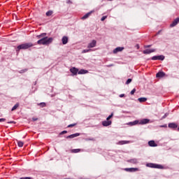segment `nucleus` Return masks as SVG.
<instances>
[{"mask_svg":"<svg viewBox=\"0 0 179 179\" xmlns=\"http://www.w3.org/2000/svg\"><path fill=\"white\" fill-rule=\"evenodd\" d=\"M54 39L52 38L44 37L37 41L39 45H50Z\"/></svg>","mask_w":179,"mask_h":179,"instance_id":"f257e3e1","label":"nucleus"},{"mask_svg":"<svg viewBox=\"0 0 179 179\" xmlns=\"http://www.w3.org/2000/svg\"><path fill=\"white\" fill-rule=\"evenodd\" d=\"M31 47H33V43H22L17 47L16 52H17L20 51V50H29Z\"/></svg>","mask_w":179,"mask_h":179,"instance_id":"f03ea898","label":"nucleus"},{"mask_svg":"<svg viewBox=\"0 0 179 179\" xmlns=\"http://www.w3.org/2000/svg\"><path fill=\"white\" fill-rule=\"evenodd\" d=\"M146 166L150 167V169H159L160 170H163V169H164L163 165L154 163H148L146 164Z\"/></svg>","mask_w":179,"mask_h":179,"instance_id":"7ed1b4c3","label":"nucleus"},{"mask_svg":"<svg viewBox=\"0 0 179 179\" xmlns=\"http://www.w3.org/2000/svg\"><path fill=\"white\" fill-rule=\"evenodd\" d=\"M164 55H157V56H153L151 57V59L152 61H164Z\"/></svg>","mask_w":179,"mask_h":179,"instance_id":"20e7f679","label":"nucleus"},{"mask_svg":"<svg viewBox=\"0 0 179 179\" xmlns=\"http://www.w3.org/2000/svg\"><path fill=\"white\" fill-rule=\"evenodd\" d=\"M124 171H127L129 173H135L138 171L139 169L138 168H125Z\"/></svg>","mask_w":179,"mask_h":179,"instance_id":"39448f33","label":"nucleus"},{"mask_svg":"<svg viewBox=\"0 0 179 179\" xmlns=\"http://www.w3.org/2000/svg\"><path fill=\"white\" fill-rule=\"evenodd\" d=\"M97 44V41L96 40H92L91 43H90L87 45V48H94Z\"/></svg>","mask_w":179,"mask_h":179,"instance_id":"423d86ee","label":"nucleus"},{"mask_svg":"<svg viewBox=\"0 0 179 179\" xmlns=\"http://www.w3.org/2000/svg\"><path fill=\"white\" fill-rule=\"evenodd\" d=\"M168 127L171 129H177V128H178V125L174 122L169 123Z\"/></svg>","mask_w":179,"mask_h":179,"instance_id":"0eeeda50","label":"nucleus"},{"mask_svg":"<svg viewBox=\"0 0 179 179\" xmlns=\"http://www.w3.org/2000/svg\"><path fill=\"white\" fill-rule=\"evenodd\" d=\"M78 136H80V133H76L73 134H71L69 136H67L66 138V139H73V138H76Z\"/></svg>","mask_w":179,"mask_h":179,"instance_id":"6e6552de","label":"nucleus"},{"mask_svg":"<svg viewBox=\"0 0 179 179\" xmlns=\"http://www.w3.org/2000/svg\"><path fill=\"white\" fill-rule=\"evenodd\" d=\"M155 51H156V49H146L143 51V54L149 55V54H152V52H155Z\"/></svg>","mask_w":179,"mask_h":179,"instance_id":"1a4fd4ad","label":"nucleus"},{"mask_svg":"<svg viewBox=\"0 0 179 179\" xmlns=\"http://www.w3.org/2000/svg\"><path fill=\"white\" fill-rule=\"evenodd\" d=\"M111 124H113V122H111V120H104L102 122V125L103 127H110V125H111Z\"/></svg>","mask_w":179,"mask_h":179,"instance_id":"9d476101","label":"nucleus"},{"mask_svg":"<svg viewBox=\"0 0 179 179\" xmlns=\"http://www.w3.org/2000/svg\"><path fill=\"white\" fill-rule=\"evenodd\" d=\"M70 72L73 73V75H78V73H79V69L76 67H73L70 69Z\"/></svg>","mask_w":179,"mask_h":179,"instance_id":"9b49d317","label":"nucleus"},{"mask_svg":"<svg viewBox=\"0 0 179 179\" xmlns=\"http://www.w3.org/2000/svg\"><path fill=\"white\" fill-rule=\"evenodd\" d=\"M179 23V17L176 18L173 22L170 24L171 27H175V26H177V24H178Z\"/></svg>","mask_w":179,"mask_h":179,"instance_id":"f8f14e48","label":"nucleus"},{"mask_svg":"<svg viewBox=\"0 0 179 179\" xmlns=\"http://www.w3.org/2000/svg\"><path fill=\"white\" fill-rule=\"evenodd\" d=\"M148 146H150V148H156L157 146V144L156 143V142H155V141L151 140L148 141Z\"/></svg>","mask_w":179,"mask_h":179,"instance_id":"ddd939ff","label":"nucleus"},{"mask_svg":"<svg viewBox=\"0 0 179 179\" xmlns=\"http://www.w3.org/2000/svg\"><path fill=\"white\" fill-rule=\"evenodd\" d=\"M124 50V47H117L113 50V54H117V52H121Z\"/></svg>","mask_w":179,"mask_h":179,"instance_id":"4468645a","label":"nucleus"},{"mask_svg":"<svg viewBox=\"0 0 179 179\" xmlns=\"http://www.w3.org/2000/svg\"><path fill=\"white\" fill-rule=\"evenodd\" d=\"M164 76H166V73H164L163 71H159L156 74V78H164Z\"/></svg>","mask_w":179,"mask_h":179,"instance_id":"2eb2a0df","label":"nucleus"},{"mask_svg":"<svg viewBox=\"0 0 179 179\" xmlns=\"http://www.w3.org/2000/svg\"><path fill=\"white\" fill-rule=\"evenodd\" d=\"M127 162V163H131V164H137L138 159L133 158L131 159H128Z\"/></svg>","mask_w":179,"mask_h":179,"instance_id":"dca6fc26","label":"nucleus"},{"mask_svg":"<svg viewBox=\"0 0 179 179\" xmlns=\"http://www.w3.org/2000/svg\"><path fill=\"white\" fill-rule=\"evenodd\" d=\"M92 13H93V11H90V12L86 13L85 15H84L81 17L82 20H86V19H87L90 16V15H92Z\"/></svg>","mask_w":179,"mask_h":179,"instance_id":"f3484780","label":"nucleus"},{"mask_svg":"<svg viewBox=\"0 0 179 179\" xmlns=\"http://www.w3.org/2000/svg\"><path fill=\"white\" fill-rule=\"evenodd\" d=\"M68 36H63L62 38V43L64 45L68 44Z\"/></svg>","mask_w":179,"mask_h":179,"instance_id":"a211bd4d","label":"nucleus"},{"mask_svg":"<svg viewBox=\"0 0 179 179\" xmlns=\"http://www.w3.org/2000/svg\"><path fill=\"white\" fill-rule=\"evenodd\" d=\"M149 121H150L149 119H143L140 121V124L145 125V124H149Z\"/></svg>","mask_w":179,"mask_h":179,"instance_id":"6ab92c4d","label":"nucleus"},{"mask_svg":"<svg viewBox=\"0 0 179 179\" xmlns=\"http://www.w3.org/2000/svg\"><path fill=\"white\" fill-rule=\"evenodd\" d=\"M128 143H131V141H120L117 143V145H127Z\"/></svg>","mask_w":179,"mask_h":179,"instance_id":"aec40b11","label":"nucleus"},{"mask_svg":"<svg viewBox=\"0 0 179 179\" xmlns=\"http://www.w3.org/2000/svg\"><path fill=\"white\" fill-rule=\"evenodd\" d=\"M86 73H89V71L85 69H80L78 71V75H85Z\"/></svg>","mask_w":179,"mask_h":179,"instance_id":"412c9836","label":"nucleus"},{"mask_svg":"<svg viewBox=\"0 0 179 179\" xmlns=\"http://www.w3.org/2000/svg\"><path fill=\"white\" fill-rule=\"evenodd\" d=\"M139 122L138 120H134V122H129L127 125H130V127H134V125L138 124Z\"/></svg>","mask_w":179,"mask_h":179,"instance_id":"4be33fe9","label":"nucleus"},{"mask_svg":"<svg viewBox=\"0 0 179 179\" xmlns=\"http://www.w3.org/2000/svg\"><path fill=\"white\" fill-rule=\"evenodd\" d=\"M46 36H47V33H42L40 35H37L36 37L38 38H41H41H44V37H48Z\"/></svg>","mask_w":179,"mask_h":179,"instance_id":"5701e85b","label":"nucleus"},{"mask_svg":"<svg viewBox=\"0 0 179 179\" xmlns=\"http://www.w3.org/2000/svg\"><path fill=\"white\" fill-rule=\"evenodd\" d=\"M148 99L145 97H141L138 99V101H139V103H145V101H147Z\"/></svg>","mask_w":179,"mask_h":179,"instance_id":"b1692460","label":"nucleus"},{"mask_svg":"<svg viewBox=\"0 0 179 179\" xmlns=\"http://www.w3.org/2000/svg\"><path fill=\"white\" fill-rule=\"evenodd\" d=\"M23 145H24V143L20 141H17V146L19 148H23Z\"/></svg>","mask_w":179,"mask_h":179,"instance_id":"393cba45","label":"nucleus"},{"mask_svg":"<svg viewBox=\"0 0 179 179\" xmlns=\"http://www.w3.org/2000/svg\"><path fill=\"white\" fill-rule=\"evenodd\" d=\"M38 106H40V107H41L42 108L45 107L47 106V104L45 102H41L38 103Z\"/></svg>","mask_w":179,"mask_h":179,"instance_id":"a878e982","label":"nucleus"},{"mask_svg":"<svg viewBox=\"0 0 179 179\" xmlns=\"http://www.w3.org/2000/svg\"><path fill=\"white\" fill-rule=\"evenodd\" d=\"M80 152V149H73L71 150V153H79Z\"/></svg>","mask_w":179,"mask_h":179,"instance_id":"bb28decb","label":"nucleus"},{"mask_svg":"<svg viewBox=\"0 0 179 179\" xmlns=\"http://www.w3.org/2000/svg\"><path fill=\"white\" fill-rule=\"evenodd\" d=\"M17 107H19V103H17L11 109V111H15V110H16V108H17Z\"/></svg>","mask_w":179,"mask_h":179,"instance_id":"cd10ccee","label":"nucleus"},{"mask_svg":"<svg viewBox=\"0 0 179 179\" xmlns=\"http://www.w3.org/2000/svg\"><path fill=\"white\" fill-rule=\"evenodd\" d=\"M52 13H54V12H52V10H48V12H46L45 15H46V16H51L52 15Z\"/></svg>","mask_w":179,"mask_h":179,"instance_id":"c85d7f7f","label":"nucleus"},{"mask_svg":"<svg viewBox=\"0 0 179 179\" xmlns=\"http://www.w3.org/2000/svg\"><path fill=\"white\" fill-rule=\"evenodd\" d=\"M92 51V49H85L83 50V54H86V52H90Z\"/></svg>","mask_w":179,"mask_h":179,"instance_id":"c756f323","label":"nucleus"},{"mask_svg":"<svg viewBox=\"0 0 179 179\" xmlns=\"http://www.w3.org/2000/svg\"><path fill=\"white\" fill-rule=\"evenodd\" d=\"M113 115H114V113H112L106 118V120H107V121H110V120H111V118H113Z\"/></svg>","mask_w":179,"mask_h":179,"instance_id":"7c9ffc66","label":"nucleus"},{"mask_svg":"<svg viewBox=\"0 0 179 179\" xmlns=\"http://www.w3.org/2000/svg\"><path fill=\"white\" fill-rule=\"evenodd\" d=\"M27 71H29V69H22V70H20L19 71V73H24V72H27Z\"/></svg>","mask_w":179,"mask_h":179,"instance_id":"2f4dec72","label":"nucleus"},{"mask_svg":"<svg viewBox=\"0 0 179 179\" xmlns=\"http://www.w3.org/2000/svg\"><path fill=\"white\" fill-rule=\"evenodd\" d=\"M135 92H136V89L134 88V89L131 91L130 94H131V95L135 94Z\"/></svg>","mask_w":179,"mask_h":179,"instance_id":"473e14b6","label":"nucleus"},{"mask_svg":"<svg viewBox=\"0 0 179 179\" xmlns=\"http://www.w3.org/2000/svg\"><path fill=\"white\" fill-rule=\"evenodd\" d=\"M131 82H132V80L131 78L127 79V80L126 81V85H129Z\"/></svg>","mask_w":179,"mask_h":179,"instance_id":"72a5a7b5","label":"nucleus"},{"mask_svg":"<svg viewBox=\"0 0 179 179\" xmlns=\"http://www.w3.org/2000/svg\"><path fill=\"white\" fill-rule=\"evenodd\" d=\"M65 134H68V131L66 130L60 132L59 135H65Z\"/></svg>","mask_w":179,"mask_h":179,"instance_id":"f704fd0d","label":"nucleus"},{"mask_svg":"<svg viewBox=\"0 0 179 179\" xmlns=\"http://www.w3.org/2000/svg\"><path fill=\"white\" fill-rule=\"evenodd\" d=\"M106 19H107V16H103V17L101 18V22H104Z\"/></svg>","mask_w":179,"mask_h":179,"instance_id":"c9c22d12","label":"nucleus"},{"mask_svg":"<svg viewBox=\"0 0 179 179\" xmlns=\"http://www.w3.org/2000/svg\"><path fill=\"white\" fill-rule=\"evenodd\" d=\"M20 179H33V178H31V177H22V178H20Z\"/></svg>","mask_w":179,"mask_h":179,"instance_id":"e433bc0d","label":"nucleus"},{"mask_svg":"<svg viewBox=\"0 0 179 179\" xmlns=\"http://www.w3.org/2000/svg\"><path fill=\"white\" fill-rule=\"evenodd\" d=\"M75 125H76V124H69L68 126V128H72L73 127H75Z\"/></svg>","mask_w":179,"mask_h":179,"instance_id":"4c0bfd02","label":"nucleus"},{"mask_svg":"<svg viewBox=\"0 0 179 179\" xmlns=\"http://www.w3.org/2000/svg\"><path fill=\"white\" fill-rule=\"evenodd\" d=\"M6 121V119L5 118H0V122H5Z\"/></svg>","mask_w":179,"mask_h":179,"instance_id":"58836bf2","label":"nucleus"},{"mask_svg":"<svg viewBox=\"0 0 179 179\" xmlns=\"http://www.w3.org/2000/svg\"><path fill=\"white\" fill-rule=\"evenodd\" d=\"M159 128H167V124L160 125Z\"/></svg>","mask_w":179,"mask_h":179,"instance_id":"ea45409f","label":"nucleus"},{"mask_svg":"<svg viewBox=\"0 0 179 179\" xmlns=\"http://www.w3.org/2000/svg\"><path fill=\"white\" fill-rule=\"evenodd\" d=\"M168 115H169V113H165L164 115L162 117V120H164V118H166Z\"/></svg>","mask_w":179,"mask_h":179,"instance_id":"a19ab883","label":"nucleus"},{"mask_svg":"<svg viewBox=\"0 0 179 179\" xmlns=\"http://www.w3.org/2000/svg\"><path fill=\"white\" fill-rule=\"evenodd\" d=\"M152 47V45H147L144 46V48H150Z\"/></svg>","mask_w":179,"mask_h":179,"instance_id":"79ce46f5","label":"nucleus"},{"mask_svg":"<svg viewBox=\"0 0 179 179\" xmlns=\"http://www.w3.org/2000/svg\"><path fill=\"white\" fill-rule=\"evenodd\" d=\"M119 97L122 98V97H125V94H121L119 95Z\"/></svg>","mask_w":179,"mask_h":179,"instance_id":"37998d69","label":"nucleus"},{"mask_svg":"<svg viewBox=\"0 0 179 179\" xmlns=\"http://www.w3.org/2000/svg\"><path fill=\"white\" fill-rule=\"evenodd\" d=\"M8 124H16V122H15L14 121H10L8 122Z\"/></svg>","mask_w":179,"mask_h":179,"instance_id":"c03bdc74","label":"nucleus"},{"mask_svg":"<svg viewBox=\"0 0 179 179\" xmlns=\"http://www.w3.org/2000/svg\"><path fill=\"white\" fill-rule=\"evenodd\" d=\"M37 120H38V119L36 118V117H32V121H37Z\"/></svg>","mask_w":179,"mask_h":179,"instance_id":"a18cd8bd","label":"nucleus"},{"mask_svg":"<svg viewBox=\"0 0 179 179\" xmlns=\"http://www.w3.org/2000/svg\"><path fill=\"white\" fill-rule=\"evenodd\" d=\"M107 66H108V68H110V67H111V66H114V64H109V65H108Z\"/></svg>","mask_w":179,"mask_h":179,"instance_id":"49530a36","label":"nucleus"},{"mask_svg":"<svg viewBox=\"0 0 179 179\" xmlns=\"http://www.w3.org/2000/svg\"><path fill=\"white\" fill-rule=\"evenodd\" d=\"M66 3H72V1H71V0H69L66 1Z\"/></svg>","mask_w":179,"mask_h":179,"instance_id":"de8ad7c7","label":"nucleus"},{"mask_svg":"<svg viewBox=\"0 0 179 179\" xmlns=\"http://www.w3.org/2000/svg\"><path fill=\"white\" fill-rule=\"evenodd\" d=\"M160 33H162V30H159V31L157 33V34H160Z\"/></svg>","mask_w":179,"mask_h":179,"instance_id":"09e8293b","label":"nucleus"},{"mask_svg":"<svg viewBox=\"0 0 179 179\" xmlns=\"http://www.w3.org/2000/svg\"><path fill=\"white\" fill-rule=\"evenodd\" d=\"M177 131L179 132V126L178 127Z\"/></svg>","mask_w":179,"mask_h":179,"instance_id":"8fccbe9b","label":"nucleus"},{"mask_svg":"<svg viewBox=\"0 0 179 179\" xmlns=\"http://www.w3.org/2000/svg\"><path fill=\"white\" fill-rule=\"evenodd\" d=\"M108 1H113V0H108Z\"/></svg>","mask_w":179,"mask_h":179,"instance_id":"3c124183","label":"nucleus"}]
</instances>
